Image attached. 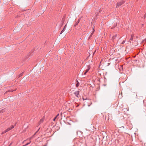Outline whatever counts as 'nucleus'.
Returning <instances> with one entry per match:
<instances>
[{
    "label": "nucleus",
    "instance_id": "f257e3e1",
    "mask_svg": "<svg viewBox=\"0 0 146 146\" xmlns=\"http://www.w3.org/2000/svg\"><path fill=\"white\" fill-rule=\"evenodd\" d=\"M124 3V1H121L117 3L116 4L117 7H119L122 4H123Z\"/></svg>",
    "mask_w": 146,
    "mask_h": 146
},
{
    "label": "nucleus",
    "instance_id": "f03ea898",
    "mask_svg": "<svg viewBox=\"0 0 146 146\" xmlns=\"http://www.w3.org/2000/svg\"><path fill=\"white\" fill-rule=\"evenodd\" d=\"M90 70V68H88V69H86V70L85 71V72H84V74H83V72H81V71H80V73H80H82V75H85L87 73V72L89 71Z\"/></svg>",
    "mask_w": 146,
    "mask_h": 146
},
{
    "label": "nucleus",
    "instance_id": "7ed1b4c3",
    "mask_svg": "<svg viewBox=\"0 0 146 146\" xmlns=\"http://www.w3.org/2000/svg\"><path fill=\"white\" fill-rule=\"evenodd\" d=\"M15 126V125H12L10 127H9L7 129H6L5 130L6 131V132H7V131H9L12 129H13Z\"/></svg>",
    "mask_w": 146,
    "mask_h": 146
},
{
    "label": "nucleus",
    "instance_id": "20e7f679",
    "mask_svg": "<svg viewBox=\"0 0 146 146\" xmlns=\"http://www.w3.org/2000/svg\"><path fill=\"white\" fill-rule=\"evenodd\" d=\"M74 94L78 98V96L79 94V92L78 91H77L74 93Z\"/></svg>",
    "mask_w": 146,
    "mask_h": 146
},
{
    "label": "nucleus",
    "instance_id": "39448f33",
    "mask_svg": "<svg viewBox=\"0 0 146 146\" xmlns=\"http://www.w3.org/2000/svg\"><path fill=\"white\" fill-rule=\"evenodd\" d=\"M40 129V128H39L37 131L35 133V134L33 135L31 137L29 138V139L30 140H31V139L34 137V136H35V135H36V134L38 132V131L39 129Z\"/></svg>",
    "mask_w": 146,
    "mask_h": 146
},
{
    "label": "nucleus",
    "instance_id": "423d86ee",
    "mask_svg": "<svg viewBox=\"0 0 146 146\" xmlns=\"http://www.w3.org/2000/svg\"><path fill=\"white\" fill-rule=\"evenodd\" d=\"M44 119V118H42L40 119V121L39 122V124H40V123H42L43 122Z\"/></svg>",
    "mask_w": 146,
    "mask_h": 146
},
{
    "label": "nucleus",
    "instance_id": "0eeeda50",
    "mask_svg": "<svg viewBox=\"0 0 146 146\" xmlns=\"http://www.w3.org/2000/svg\"><path fill=\"white\" fill-rule=\"evenodd\" d=\"M66 24L65 25V26L64 27L63 29V30L61 31V33H60V34H61L64 31V29H65V28H66Z\"/></svg>",
    "mask_w": 146,
    "mask_h": 146
},
{
    "label": "nucleus",
    "instance_id": "6e6552de",
    "mask_svg": "<svg viewBox=\"0 0 146 146\" xmlns=\"http://www.w3.org/2000/svg\"><path fill=\"white\" fill-rule=\"evenodd\" d=\"M5 109H3L0 110V113H3L5 111Z\"/></svg>",
    "mask_w": 146,
    "mask_h": 146
},
{
    "label": "nucleus",
    "instance_id": "1a4fd4ad",
    "mask_svg": "<svg viewBox=\"0 0 146 146\" xmlns=\"http://www.w3.org/2000/svg\"><path fill=\"white\" fill-rule=\"evenodd\" d=\"M65 20V18L64 17H63L62 20V23H63Z\"/></svg>",
    "mask_w": 146,
    "mask_h": 146
},
{
    "label": "nucleus",
    "instance_id": "9d476101",
    "mask_svg": "<svg viewBox=\"0 0 146 146\" xmlns=\"http://www.w3.org/2000/svg\"><path fill=\"white\" fill-rule=\"evenodd\" d=\"M117 36V35H115L114 36L112 37V39L113 40Z\"/></svg>",
    "mask_w": 146,
    "mask_h": 146
},
{
    "label": "nucleus",
    "instance_id": "9b49d317",
    "mask_svg": "<svg viewBox=\"0 0 146 146\" xmlns=\"http://www.w3.org/2000/svg\"><path fill=\"white\" fill-rule=\"evenodd\" d=\"M133 35H131V37L130 39V40H133Z\"/></svg>",
    "mask_w": 146,
    "mask_h": 146
},
{
    "label": "nucleus",
    "instance_id": "f8f14e48",
    "mask_svg": "<svg viewBox=\"0 0 146 146\" xmlns=\"http://www.w3.org/2000/svg\"><path fill=\"white\" fill-rule=\"evenodd\" d=\"M78 24V23H77V22H76V23H75V24L74 25V27H75L76 25Z\"/></svg>",
    "mask_w": 146,
    "mask_h": 146
},
{
    "label": "nucleus",
    "instance_id": "ddd939ff",
    "mask_svg": "<svg viewBox=\"0 0 146 146\" xmlns=\"http://www.w3.org/2000/svg\"><path fill=\"white\" fill-rule=\"evenodd\" d=\"M77 82H78V83H77V84H76V87H77L79 86V82L78 81H77Z\"/></svg>",
    "mask_w": 146,
    "mask_h": 146
},
{
    "label": "nucleus",
    "instance_id": "4468645a",
    "mask_svg": "<svg viewBox=\"0 0 146 146\" xmlns=\"http://www.w3.org/2000/svg\"><path fill=\"white\" fill-rule=\"evenodd\" d=\"M31 141H30L28 143H27V144H26L25 145L26 146L28 145L29 144L31 143Z\"/></svg>",
    "mask_w": 146,
    "mask_h": 146
},
{
    "label": "nucleus",
    "instance_id": "2eb2a0df",
    "mask_svg": "<svg viewBox=\"0 0 146 146\" xmlns=\"http://www.w3.org/2000/svg\"><path fill=\"white\" fill-rule=\"evenodd\" d=\"M6 131H5V130L4 131H3L2 133H1V134L2 135H3V134L4 133H6Z\"/></svg>",
    "mask_w": 146,
    "mask_h": 146
},
{
    "label": "nucleus",
    "instance_id": "dca6fc26",
    "mask_svg": "<svg viewBox=\"0 0 146 146\" xmlns=\"http://www.w3.org/2000/svg\"><path fill=\"white\" fill-rule=\"evenodd\" d=\"M123 110H125L124 111H128V110L127 108H124L123 109Z\"/></svg>",
    "mask_w": 146,
    "mask_h": 146
},
{
    "label": "nucleus",
    "instance_id": "f3484780",
    "mask_svg": "<svg viewBox=\"0 0 146 146\" xmlns=\"http://www.w3.org/2000/svg\"><path fill=\"white\" fill-rule=\"evenodd\" d=\"M146 17V14L145 15H144V16H143V17H142V18H143L144 19H145V18Z\"/></svg>",
    "mask_w": 146,
    "mask_h": 146
},
{
    "label": "nucleus",
    "instance_id": "a211bd4d",
    "mask_svg": "<svg viewBox=\"0 0 146 146\" xmlns=\"http://www.w3.org/2000/svg\"><path fill=\"white\" fill-rule=\"evenodd\" d=\"M125 42V40H123L122 41V43H121V44H124V43Z\"/></svg>",
    "mask_w": 146,
    "mask_h": 146
},
{
    "label": "nucleus",
    "instance_id": "6ab92c4d",
    "mask_svg": "<svg viewBox=\"0 0 146 146\" xmlns=\"http://www.w3.org/2000/svg\"><path fill=\"white\" fill-rule=\"evenodd\" d=\"M23 72H22V73H21L20 74V76H22V75L23 74Z\"/></svg>",
    "mask_w": 146,
    "mask_h": 146
},
{
    "label": "nucleus",
    "instance_id": "aec40b11",
    "mask_svg": "<svg viewBox=\"0 0 146 146\" xmlns=\"http://www.w3.org/2000/svg\"><path fill=\"white\" fill-rule=\"evenodd\" d=\"M57 117H55L53 119V120L54 121H55V120L56 119V118Z\"/></svg>",
    "mask_w": 146,
    "mask_h": 146
},
{
    "label": "nucleus",
    "instance_id": "412c9836",
    "mask_svg": "<svg viewBox=\"0 0 146 146\" xmlns=\"http://www.w3.org/2000/svg\"><path fill=\"white\" fill-rule=\"evenodd\" d=\"M80 21V19H79L78 21L77 22V23H78Z\"/></svg>",
    "mask_w": 146,
    "mask_h": 146
},
{
    "label": "nucleus",
    "instance_id": "4be33fe9",
    "mask_svg": "<svg viewBox=\"0 0 146 146\" xmlns=\"http://www.w3.org/2000/svg\"><path fill=\"white\" fill-rule=\"evenodd\" d=\"M15 91V90H11H11H9V92H13V91Z\"/></svg>",
    "mask_w": 146,
    "mask_h": 146
},
{
    "label": "nucleus",
    "instance_id": "5701e85b",
    "mask_svg": "<svg viewBox=\"0 0 146 146\" xmlns=\"http://www.w3.org/2000/svg\"><path fill=\"white\" fill-rule=\"evenodd\" d=\"M59 115V114H58L56 115V117H57Z\"/></svg>",
    "mask_w": 146,
    "mask_h": 146
},
{
    "label": "nucleus",
    "instance_id": "b1692460",
    "mask_svg": "<svg viewBox=\"0 0 146 146\" xmlns=\"http://www.w3.org/2000/svg\"><path fill=\"white\" fill-rule=\"evenodd\" d=\"M44 146H47V144L44 145Z\"/></svg>",
    "mask_w": 146,
    "mask_h": 146
},
{
    "label": "nucleus",
    "instance_id": "393cba45",
    "mask_svg": "<svg viewBox=\"0 0 146 146\" xmlns=\"http://www.w3.org/2000/svg\"><path fill=\"white\" fill-rule=\"evenodd\" d=\"M12 144V143H11L9 145V146H10Z\"/></svg>",
    "mask_w": 146,
    "mask_h": 146
},
{
    "label": "nucleus",
    "instance_id": "a878e982",
    "mask_svg": "<svg viewBox=\"0 0 146 146\" xmlns=\"http://www.w3.org/2000/svg\"><path fill=\"white\" fill-rule=\"evenodd\" d=\"M83 100H85L84 98H83Z\"/></svg>",
    "mask_w": 146,
    "mask_h": 146
},
{
    "label": "nucleus",
    "instance_id": "bb28decb",
    "mask_svg": "<svg viewBox=\"0 0 146 146\" xmlns=\"http://www.w3.org/2000/svg\"><path fill=\"white\" fill-rule=\"evenodd\" d=\"M61 115H62V113H61Z\"/></svg>",
    "mask_w": 146,
    "mask_h": 146
}]
</instances>
